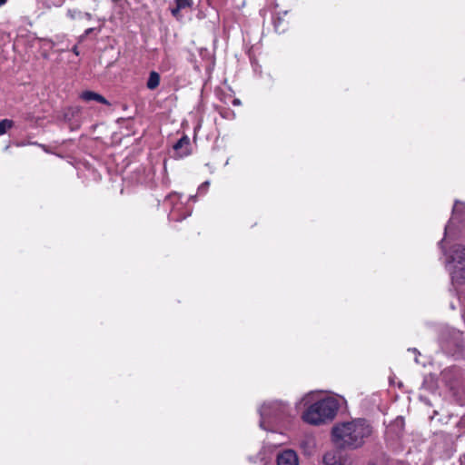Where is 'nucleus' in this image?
<instances>
[{"mask_svg": "<svg viewBox=\"0 0 465 465\" xmlns=\"http://www.w3.org/2000/svg\"><path fill=\"white\" fill-rule=\"evenodd\" d=\"M324 465H351V459L339 450H330L323 456Z\"/></svg>", "mask_w": 465, "mask_h": 465, "instance_id": "obj_6", "label": "nucleus"}, {"mask_svg": "<svg viewBox=\"0 0 465 465\" xmlns=\"http://www.w3.org/2000/svg\"><path fill=\"white\" fill-rule=\"evenodd\" d=\"M170 218H171L172 220H179V218H178V217H176V210H175V209H173V210L171 211Z\"/></svg>", "mask_w": 465, "mask_h": 465, "instance_id": "obj_18", "label": "nucleus"}, {"mask_svg": "<svg viewBox=\"0 0 465 465\" xmlns=\"http://www.w3.org/2000/svg\"><path fill=\"white\" fill-rule=\"evenodd\" d=\"M372 431L368 420L355 419L336 424L331 431L332 440L340 449L356 450L364 445Z\"/></svg>", "mask_w": 465, "mask_h": 465, "instance_id": "obj_1", "label": "nucleus"}, {"mask_svg": "<svg viewBox=\"0 0 465 465\" xmlns=\"http://www.w3.org/2000/svg\"><path fill=\"white\" fill-rule=\"evenodd\" d=\"M464 210H465L464 203H460V202H456L455 203L454 207H453V211H452V217H451L449 224L445 227V237L447 236V234L450 231L451 224L454 223L455 222L459 223V222H460L463 219L462 213H463Z\"/></svg>", "mask_w": 465, "mask_h": 465, "instance_id": "obj_9", "label": "nucleus"}, {"mask_svg": "<svg viewBox=\"0 0 465 465\" xmlns=\"http://www.w3.org/2000/svg\"><path fill=\"white\" fill-rule=\"evenodd\" d=\"M81 18H86L87 20L92 19V15L90 13H82Z\"/></svg>", "mask_w": 465, "mask_h": 465, "instance_id": "obj_20", "label": "nucleus"}, {"mask_svg": "<svg viewBox=\"0 0 465 465\" xmlns=\"http://www.w3.org/2000/svg\"><path fill=\"white\" fill-rule=\"evenodd\" d=\"M179 199V196L174 193V194H172L169 196V199L167 200V203H173L174 201L178 200Z\"/></svg>", "mask_w": 465, "mask_h": 465, "instance_id": "obj_17", "label": "nucleus"}, {"mask_svg": "<svg viewBox=\"0 0 465 465\" xmlns=\"http://www.w3.org/2000/svg\"><path fill=\"white\" fill-rule=\"evenodd\" d=\"M447 268L453 284L465 283V245L453 244L446 252Z\"/></svg>", "mask_w": 465, "mask_h": 465, "instance_id": "obj_3", "label": "nucleus"}, {"mask_svg": "<svg viewBox=\"0 0 465 465\" xmlns=\"http://www.w3.org/2000/svg\"><path fill=\"white\" fill-rule=\"evenodd\" d=\"M339 401L326 397L312 404L303 413L302 420L312 425H321L334 419L339 410Z\"/></svg>", "mask_w": 465, "mask_h": 465, "instance_id": "obj_2", "label": "nucleus"}, {"mask_svg": "<svg viewBox=\"0 0 465 465\" xmlns=\"http://www.w3.org/2000/svg\"><path fill=\"white\" fill-rule=\"evenodd\" d=\"M7 0H0V6L4 5Z\"/></svg>", "mask_w": 465, "mask_h": 465, "instance_id": "obj_24", "label": "nucleus"}, {"mask_svg": "<svg viewBox=\"0 0 465 465\" xmlns=\"http://www.w3.org/2000/svg\"><path fill=\"white\" fill-rule=\"evenodd\" d=\"M73 52H74V54H75L76 55H78V54H79V51H78L77 46H74V47H73Z\"/></svg>", "mask_w": 465, "mask_h": 465, "instance_id": "obj_21", "label": "nucleus"}, {"mask_svg": "<svg viewBox=\"0 0 465 465\" xmlns=\"http://www.w3.org/2000/svg\"><path fill=\"white\" fill-rule=\"evenodd\" d=\"M14 125V122L10 119H3L0 121V135L5 134Z\"/></svg>", "mask_w": 465, "mask_h": 465, "instance_id": "obj_13", "label": "nucleus"}, {"mask_svg": "<svg viewBox=\"0 0 465 465\" xmlns=\"http://www.w3.org/2000/svg\"><path fill=\"white\" fill-rule=\"evenodd\" d=\"M81 15H82V12L81 11H78L76 9H69L67 11V16L71 19H77V18H81Z\"/></svg>", "mask_w": 465, "mask_h": 465, "instance_id": "obj_15", "label": "nucleus"}, {"mask_svg": "<svg viewBox=\"0 0 465 465\" xmlns=\"http://www.w3.org/2000/svg\"><path fill=\"white\" fill-rule=\"evenodd\" d=\"M160 75L158 73L153 71L150 73L149 79L147 80V88L154 89L159 85Z\"/></svg>", "mask_w": 465, "mask_h": 465, "instance_id": "obj_12", "label": "nucleus"}, {"mask_svg": "<svg viewBox=\"0 0 465 465\" xmlns=\"http://www.w3.org/2000/svg\"><path fill=\"white\" fill-rule=\"evenodd\" d=\"M285 407L278 401L264 403L260 409L261 422L260 426L263 428L265 420L271 418H279L284 413Z\"/></svg>", "mask_w": 465, "mask_h": 465, "instance_id": "obj_5", "label": "nucleus"}, {"mask_svg": "<svg viewBox=\"0 0 465 465\" xmlns=\"http://www.w3.org/2000/svg\"><path fill=\"white\" fill-rule=\"evenodd\" d=\"M298 456L292 450H285L277 455V465H298Z\"/></svg>", "mask_w": 465, "mask_h": 465, "instance_id": "obj_7", "label": "nucleus"}, {"mask_svg": "<svg viewBox=\"0 0 465 465\" xmlns=\"http://www.w3.org/2000/svg\"><path fill=\"white\" fill-rule=\"evenodd\" d=\"M193 4V0H175V7L172 8L173 15L178 17L181 10L191 8Z\"/></svg>", "mask_w": 465, "mask_h": 465, "instance_id": "obj_11", "label": "nucleus"}, {"mask_svg": "<svg viewBox=\"0 0 465 465\" xmlns=\"http://www.w3.org/2000/svg\"><path fill=\"white\" fill-rule=\"evenodd\" d=\"M94 31V28H88L85 30L84 34L81 36V40L86 37L88 35H90Z\"/></svg>", "mask_w": 465, "mask_h": 465, "instance_id": "obj_19", "label": "nucleus"}, {"mask_svg": "<svg viewBox=\"0 0 465 465\" xmlns=\"http://www.w3.org/2000/svg\"><path fill=\"white\" fill-rule=\"evenodd\" d=\"M80 97L86 101H95L103 104L110 105V103L101 94L93 91H84L81 94Z\"/></svg>", "mask_w": 465, "mask_h": 465, "instance_id": "obj_10", "label": "nucleus"}, {"mask_svg": "<svg viewBox=\"0 0 465 465\" xmlns=\"http://www.w3.org/2000/svg\"><path fill=\"white\" fill-rule=\"evenodd\" d=\"M64 0H44V4L46 7L51 8L52 6H60L63 5Z\"/></svg>", "mask_w": 465, "mask_h": 465, "instance_id": "obj_14", "label": "nucleus"}, {"mask_svg": "<svg viewBox=\"0 0 465 465\" xmlns=\"http://www.w3.org/2000/svg\"><path fill=\"white\" fill-rule=\"evenodd\" d=\"M232 104H233L234 105H239V104H241V102H240V100H239V99H234V100H233V102H232Z\"/></svg>", "mask_w": 465, "mask_h": 465, "instance_id": "obj_22", "label": "nucleus"}, {"mask_svg": "<svg viewBox=\"0 0 465 465\" xmlns=\"http://www.w3.org/2000/svg\"><path fill=\"white\" fill-rule=\"evenodd\" d=\"M274 27L277 32H283L285 29L281 26V19L278 18L274 21Z\"/></svg>", "mask_w": 465, "mask_h": 465, "instance_id": "obj_16", "label": "nucleus"}, {"mask_svg": "<svg viewBox=\"0 0 465 465\" xmlns=\"http://www.w3.org/2000/svg\"><path fill=\"white\" fill-rule=\"evenodd\" d=\"M209 183L208 182H205L204 183L202 184L201 188H206L208 186Z\"/></svg>", "mask_w": 465, "mask_h": 465, "instance_id": "obj_23", "label": "nucleus"}, {"mask_svg": "<svg viewBox=\"0 0 465 465\" xmlns=\"http://www.w3.org/2000/svg\"><path fill=\"white\" fill-rule=\"evenodd\" d=\"M173 150L175 154L182 158L191 153L190 139L188 136L183 135L174 145Z\"/></svg>", "mask_w": 465, "mask_h": 465, "instance_id": "obj_8", "label": "nucleus"}, {"mask_svg": "<svg viewBox=\"0 0 465 465\" xmlns=\"http://www.w3.org/2000/svg\"><path fill=\"white\" fill-rule=\"evenodd\" d=\"M462 379L463 372L456 366L445 368L440 375V381L451 391L456 390L461 384Z\"/></svg>", "mask_w": 465, "mask_h": 465, "instance_id": "obj_4", "label": "nucleus"}]
</instances>
